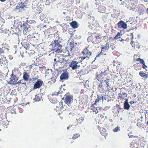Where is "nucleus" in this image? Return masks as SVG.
I'll use <instances>...</instances> for the list:
<instances>
[{"mask_svg": "<svg viewBox=\"0 0 148 148\" xmlns=\"http://www.w3.org/2000/svg\"><path fill=\"white\" fill-rule=\"evenodd\" d=\"M79 62L73 60L69 65L72 70H75V73L77 75H80L83 71L82 68L79 64Z\"/></svg>", "mask_w": 148, "mask_h": 148, "instance_id": "f257e3e1", "label": "nucleus"}, {"mask_svg": "<svg viewBox=\"0 0 148 148\" xmlns=\"http://www.w3.org/2000/svg\"><path fill=\"white\" fill-rule=\"evenodd\" d=\"M101 36L100 35L97 34L96 33L91 34L90 36L88 37L87 40L88 42H92L93 43L98 44L101 41Z\"/></svg>", "mask_w": 148, "mask_h": 148, "instance_id": "f03ea898", "label": "nucleus"}, {"mask_svg": "<svg viewBox=\"0 0 148 148\" xmlns=\"http://www.w3.org/2000/svg\"><path fill=\"white\" fill-rule=\"evenodd\" d=\"M19 71L18 69H14L11 75V77L10 78V80L8 82V83L9 84H12V85L16 84V82L18 80V78L16 75V73L19 72Z\"/></svg>", "mask_w": 148, "mask_h": 148, "instance_id": "7ed1b4c3", "label": "nucleus"}, {"mask_svg": "<svg viewBox=\"0 0 148 148\" xmlns=\"http://www.w3.org/2000/svg\"><path fill=\"white\" fill-rule=\"evenodd\" d=\"M88 47H85L81 52V53L82 55L81 57L82 60L88 59L92 55V52L89 50Z\"/></svg>", "mask_w": 148, "mask_h": 148, "instance_id": "20e7f679", "label": "nucleus"}, {"mask_svg": "<svg viewBox=\"0 0 148 148\" xmlns=\"http://www.w3.org/2000/svg\"><path fill=\"white\" fill-rule=\"evenodd\" d=\"M54 50L56 53H61L63 50L62 49V45L60 44V42L58 40H55L54 41Z\"/></svg>", "mask_w": 148, "mask_h": 148, "instance_id": "39448f33", "label": "nucleus"}, {"mask_svg": "<svg viewBox=\"0 0 148 148\" xmlns=\"http://www.w3.org/2000/svg\"><path fill=\"white\" fill-rule=\"evenodd\" d=\"M73 96L69 92L67 93L64 96V102L66 104H71L73 101Z\"/></svg>", "mask_w": 148, "mask_h": 148, "instance_id": "423d86ee", "label": "nucleus"}, {"mask_svg": "<svg viewBox=\"0 0 148 148\" xmlns=\"http://www.w3.org/2000/svg\"><path fill=\"white\" fill-rule=\"evenodd\" d=\"M130 22V21H127L125 23L122 21H121L117 23V25L119 27L123 28L124 29H125L127 27V24L129 23Z\"/></svg>", "mask_w": 148, "mask_h": 148, "instance_id": "0eeeda50", "label": "nucleus"}, {"mask_svg": "<svg viewBox=\"0 0 148 148\" xmlns=\"http://www.w3.org/2000/svg\"><path fill=\"white\" fill-rule=\"evenodd\" d=\"M138 140L133 141L131 143V148H140V145H139L140 142L139 139Z\"/></svg>", "mask_w": 148, "mask_h": 148, "instance_id": "6e6552de", "label": "nucleus"}, {"mask_svg": "<svg viewBox=\"0 0 148 148\" xmlns=\"http://www.w3.org/2000/svg\"><path fill=\"white\" fill-rule=\"evenodd\" d=\"M43 84V82L42 80L38 79L34 85L33 90H35L37 88H40L42 86Z\"/></svg>", "mask_w": 148, "mask_h": 148, "instance_id": "1a4fd4ad", "label": "nucleus"}, {"mask_svg": "<svg viewBox=\"0 0 148 148\" xmlns=\"http://www.w3.org/2000/svg\"><path fill=\"white\" fill-rule=\"evenodd\" d=\"M49 99L50 101L53 103H56L57 102V100L56 96L54 95H50L49 97Z\"/></svg>", "mask_w": 148, "mask_h": 148, "instance_id": "9d476101", "label": "nucleus"}, {"mask_svg": "<svg viewBox=\"0 0 148 148\" xmlns=\"http://www.w3.org/2000/svg\"><path fill=\"white\" fill-rule=\"evenodd\" d=\"M68 77V73L66 71H64L61 74L60 76V79L61 80L67 79Z\"/></svg>", "mask_w": 148, "mask_h": 148, "instance_id": "9b49d317", "label": "nucleus"}, {"mask_svg": "<svg viewBox=\"0 0 148 148\" xmlns=\"http://www.w3.org/2000/svg\"><path fill=\"white\" fill-rule=\"evenodd\" d=\"M22 46H23L24 48L26 50L29 49L30 46V45L28 42H25L24 40L22 41Z\"/></svg>", "mask_w": 148, "mask_h": 148, "instance_id": "f8f14e48", "label": "nucleus"}, {"mask_svg": "<svg viewBox=\"0 0 148 148\" xmlns=\"http://www.w3.org/2000/svg\"><path fill=\"white\" fill-rule=\"evenodd\" d=\"M92 110H93V112H95V114H97L98 113L100 112L101 111V108L100 107H97L95 108L94 106L93 107H91Z\"/></svg>", "mask_w": 148, "mask_h": 148, "instance_id": "ddd939ff", "label": "nucleus"}, {"mask_svg": "<svg viewBox=\"0 0 148 148\" xmlns=\"http://www.w3.org/2000/svg\"><path fill=\"white\" fill-rule=\"evenodd\" d=\"M29 77V73L26 71H24L23 73V78L25 81H27L28 80Z\"/></svg>", "mask_w": 148, "mask_h": 148, "instance_id": "4468645a", "label": "nucleus"}, {"mask_svg": "<svg viewBox=\"0 0 148 148\" xmlns=\"http://www.w3.org/2000/svg\"><path fill=\"white\" fill-rule=\"evenodd\" d=\"M27 23H24L23 25H20V26L22 29H23V33L24 34H26L27 30Z\"/></svg>", "mask_w": 148, "mask_h": 148, "instance_id": "2eb2a0df", "label": "nucleus"}, {"mask_svg": "<svg viewBox=\"0 0 148 148\" xmlns=\"http://www.w3.org/2000/svg\"><path fill=\"white\" fill-rule=\"evenodd\" d=\"M7 62L6 59L5 57L3 56L2 58L0 59V64L1 66L2 64H5Z\"/></svg>", "mask_w": 148, "mask_h": 148, "instance_id": "dca6fc26", "label": "nucleus"}, {"mask_svg": "<svg viewBox=\"0 0 148 148\" xmlns=\"http://www.w3.org/2000/svg\"><path fill=\"white\" fill-rule=\"evenodd\" d=\"M84 119V117L80 116L77 119V125L82 124Z\"/></svg>", "mask_w": 148, "mask_h": 148, "instance_id": "f3484780", "label": "nucleus"}, {"mask_svg": "<svg viewBox=\"0 0 148 148\" xmlns=\"http://www.w3.org/2000/svg\"><path fill=\"white\" fill-rule=\"evenodd\" d=\"M71 26L74 29L77 27V23L76 21H73L70 23Z\"/></svg>", "mask_w": 148, "mask_h": 148, "instance_id": "a211bd4d", "label": "nucleus"}, {"mask_svg": "<svg viewBox=\"0 0 148 148\" xmlns=\"http://www.w3.org/2000/svg\"><path fill=\"white\" fill-rule=\"evenodd\" d=\"M42 9L40 7H37L35 10V14L36 15L39 14L42 12Z\"/></svg>", "mask_w": 148, "mask_h": 148, "instance_id": "6ab92c4d", "label": "nucleus"}, {"mask_svg": "<svg viewBox=\"0 0 148 148\" xmlns=\"http://www.w3.org/2000/svg\"><path fill=\"white\" fill-rule=\"evenodd\" d=\"M8 49L5 48V47H3L2 48H0V55L2 53H4L6 51H8Z\"/></svg>", "mask_w": 148, "mask_h": 148, "instance_id": "aec40b11", "label": "nucleus"}, {"mask_svg": "<svg viewBox=\"0 0 148 148\" xmlns=\"http://www.w3.org/2000/svg\"><path fill=\"white\" fill-rule=\"evenodd\" d=\"M42 98V97L41 95L40 94H38L36 95L34 98V100L36 101H39L41 100Z\"/></svg>", "mask_w": 148, "mask_h": 148, "instance_id": "412c9836", "label": "nucleus"}, {"mask_svg": "<svg viewBox=\"0 0 148 148\" xmlns=\"http://www.w3.org/2000/svg\"><path fill=\"white\" fill-rule=\"evenodd\" d=\"M60 106H61L60 108L61 109L63 110V111H65L66 110V107L65 106V105H63V103L62 102H60Z\"/></svg>", "mask_w": 148, "mask_h": 148, "instance_id": "4be33fe9", "label": "nucleus"}, {"mask_svg": "<svg viewBox=\"0 0 148 148\" xmlns=\"http://www.w3.org/2000/svg\"><path fill=\"white\" fill-rule=\"evenodd\" d=\"M139 75L142 77H145V78H147L148 77V75L147 74L144 73L143 71H140L139 73Z\"/></svg>", "mask_w": 148, "mask_h": 148, "instance_id": "5701e85b", "label": "nucleus"}, {"mask_svg": "<svg viewBox=\"0 0 148 148\" xmlns=\"http://www.w3.org/2000/svg\"><path fill=\"white\" fill-rule=\"evenodd\" d=\"M25 6L24 3H20L17 5L16 6V9H19L20 8H23Z\"/></svg>", "mask_w": 148, "mask_h": 148, "instance_id": "b1692460", "label": "nucleus"}, {"mask_svg": "<svg viewBox=\"0 0 148 148\" xmlns=\"http://www.w3.org/2000/svg\"><path fill=\"white\" fill-rule=\"evenodd\" d=\"M122 35L120 33L118 32L117 35H116L114 38V39L115 40L119 39H120L121 36Z\"/></svg>", "mask_w": 148, "mask_h": 148, "instance_id": "393cba45", "label": "nucleus"}, {"mask_svg": "<svg viewBox=\"0 0 148 148\" xmlns=\"http://www.w3.org/2000/svg\"><path fill=\"white\" fill-rule=\"evenodd\" d=\"M109 44L108 43H106L103 47H102V51L103 50H106L108 49L109 47Z\"/></svg>", "mask_w": 148, "mask_h": 148, "instance_id": "a878e982", "label": "nucleus"}, {"mask_svg": "<svg viewBox=\"0 0 148 148\" xmlns=\"http://www.w3.org/2000/svg\"><path fill=\"white\" fill-rule=\"evenodd\" d=\"M109 79H107L106 80H104V81L103 82V83L107 85V87L108 88L109 86Z\"/></svg>", "mask_w": 148, "mask_h": 148, "instance_id": "bb28decb", "label": "nucleus"}, {"mask_svg": "<svg viewBox=\"0 0 148 148\" xmlns=\"http://www.w3.org/2000/svg\"><path fill=\"white\" fill-rule=\"evenodd\" d=\"M130 108V105L129 103H124V109L128 110Z\"/></svg>", "mask_w": 148, "mask_h": 148, "instance_id": "cd10ccee", "label": "nucleus"}, {"mask_svg": "<svg viewBox=\"0 0 148 148\" xmlns=\"http://www.w3.org/2000/svg\"><path fill=\"white\" fill-rule=\"evenodd\" d=\"M80 136V134H74L72 139H75Z\"/></svg>", "mask_w": 148, "mask_h": 148, "instance_id": "c85d7f7f", "label": "nucleus"}, {"mask_svg": "<svg viewBox=\"0 0 148 148\" xmlns=\"http://www.w3.org/2000/svg\"><path fill=\"white\" fill-rule=\"evenodd\" d=\"M137 60L138 61H139L140 63L142 64H145V62L144 60L143 59H141L140 58H137Z\"/></svg>", "mask_w": 148, "mask_h": 148, "instance_id": "c756f323", "label": "nucleus"}, {"mask_svg": "<svg viewBox=\"0 0 148 148\" xmlns=\"http://www.w3.org/2000/svg\"><path fill=\"white\" fill-rule=\"evenodd\" d=\"M51 81L49 82H51V84L54 83L56 81V79L55 77H53L51 78Z\"/></svg>", "mask_w": 148, "mask_h": 148, "instance_id": "7c9ffc66", "label": "nucleus"}, {"mask_svg": "<svg viewBox=\"0 0 148 148\" xmlns=\"http://www.w3.org/2000/svg\"><path fill=\"white\" fill-rule=\"evenodd\" d=\"M102 73V72L101 73V74L99 75H98L97 76V79L100 82H101V74Z\"/></svg>", "mask_w": 148, "mask_h": 148, "instance_id": "2f4dec72", "label": "nucleus"}, {"mask_svg": "<svg viewBox=\"0 0 148 148\" xmlns=\"http://www.w3.org/2000/svg\"><path fill=\"white\" fill-rule=\"evenodd\" d=\"M15 110L16 109L14 108V107L12 108V109L11 110V113L16 114V112Z\"/></svg>", "mask_w": 148, "mask_h": 148, "instance_id": "473e14b6", "label": "nucleus"}, {"mask_svg": "<svg viewBox=\"0 0 148 148\" xmlns=\"http://www.w3.org/2000/svg\"><path fill=\"white\" fill-rule=\"evenodd\" d=\"M100 100V99H99V98H98L97 99H96L95 101V103L92 105L91 107H93V106H94V105L96 104L97 102H99Z\"/></svg>", "mask_w": 148, "mask_h": 148, "instance_id": "72a5a7b5", "label": "nucleus"}, {"mask_svg": "<svg viewBox=\"0 0 148 148\" xmlns=\"http://www.w3.org/2000/svg\"><path fill=\"white\" fill-rule=\"evenodd\" d=\"M120 130L119 128V127L118 126H117L114 129V131L115 132H118Z\"/></svg>", "mask_w": 148, "mask_h": 148, "instance_id": "f704fd0d", "label": "nucleus"}, {"mask_svg": "<svg viewBox=\"0 0 148 148\" xmlns=\"http://www.w3.org/2000/svg\"><path fill=\"white\" fill-rule=\"evenodd\" d=\"M35 53L34 50L31 49L29 51V53L30 55H32Z\"/></svg>", "mask_w": 148, "mask_h": 148, "instance_id": "c9c22d12", "label": "nucleus"}, {"mask_svg": "<svg viewBox=\"0 0 148 148\" xmlns=\"http://www.w3.org/2000/svg\"><path fill=\"white\" fill-rule=\"evenodd\" d=\"M90 27L92 29L95 30L96 29V27L94 26L93 24H92L91 25V24L90 25Z\"/></svg>", "mask_w": 148, "mask_h": 148, "instance_id": "e433bc0d", "label": "nucleus"}, {"mask_svg": "<svg viewBox=\"0 0 148 148\" xmlns=\"http://www.w3.org/2000/svg\"><path fill=\"white\" fill-rule=\"evenodd\" d=\"M7 100V99H6V98H5V97H3L2 98L1 101L3 102L6 103Z\"/></svg>", "mask_w": 148, "mask_h": 148, "instance_id": "4c0bfd02", "label": "nucleus"}, {"mask_svg": "<svg viewBox=\"0 0 148 148\" xmlns=\"http://www.w3.org/2000/svg\"><path fill=\"white\" fill-rule=\"evenodd\" d=\"M33 38V36L31 35H29L27 36V40H29L31 39V38Z\"/></svg>", "mask_w": 148, "mask_h": 148, "instance_id": "58836bf2", "label": "nucleus"}, {"mask_svg": "<svg viewBox=\"0 0 148 148\" xmlns=\"http://www.w3.org/2000/svg\"><path fill=\"white\" fill-rule=\"evenodd\" d=\"M70 45L71 49H72L74 47V45L73 42H71L70 43Z\"/></svg>", "mask_w": 148, "mask_h": 148, "instance_id": "ea45409f", "label": "nucleus"}, {"mask_svg": "<svg viewBox=\"0 0 148 148\" xmlns=\"http://www.w3.org/2000/svg\"><path fill=\"white\" fill-rule=\"evenodd\" d=\"M122 94L123 96H124V97H123V99H124V98L125 97H127V93H125L124 92H123Z\"/></svg>", "mask_w": 148, "mask_h": 148, "instance_id": "a19ab883", "label": "nucleus"}, {"mask_svg": "<svg viewBox=\"0 0 148 148\" xmlns=\"http://www.w3.org/2000/svg\"><path fill=\"white\" fill-rule=\"evenodd\" d=\"M50 2L49 0H47L45 4L46 5H49L50 4Z\"/></svg>", "mask_w": 148, "mask_h": 148, "instance_id": "79ce46f5", "label": "nucleus"}, {"mask_svg": "<svg viewBox=\"0 0 148 148\" xmlns=\"http://www.w3.org/2000/svg\"><path fill=\"white\" fill-rule=\"evenodd\" d=\"M18 109L19 111L21 113L23 112V109L21 108H18Z\"/></svg>", "mask_w": 148, "mask_h": 148, "instance_id": "37998d69", "label": "nucleus"}, {"mask_svg": "<svg viewBox=\"0 0 148 148\" xmlns=\"http://www.w3.org/2000/svg\"><path fill=\"white\" fill-rule=\"evenodd\" d=\"M98 124H100V125H99L98 126V128L99 129V130H100L101 128V122H98Z\"/></svg>", "mask_w": 148, "mask_h": 148, "instance_id": "c03bdc74", "label": "nucleus"}, {"mask_svg": "<svg viewBox=\"0 0 148 148\" xmlns=\"http://www.w3.org/2000/svg\"><path fill=\"white\" fill-rule=\"evenodd\" d=\"M102 13H104L105 12V9H106V8L105 7L102 6Z\"/></svg>", "mask_w": 148, "mask_h": 148, "instance_id": "a18cd8bd", "label": "nucleus"}, {"mask_svg": "<svg viewBox=\"0 0 148 148\" xmlns=\"http://www.w3.org/2000/svg\"><path fill=\"white\" fill-rule=\"evenodd\" d=\"M107 73V70H105L104 72H102V74L103 75H106V74Z\"/></svg>", "mask_w": 148, "mask_h": 148, "instance_id": "49530a36", "label": "nucleus"}, {"mask_svg": "<svg viewBox=\"0 0 148 148\" xmlns=\"http://www.w3.org/2000/svg\"><path fill=\"white\" fill-rule=\"evenodd\" d=\"M118 95L120 98H122V99H123V98L124 97V96H123V95L121 93H119Z\"/></svg>", "mask_w": 148, "mask_h": 148, "instance_id": "de8ad7c7", "label": "nucleus"}, {"mask_svg": "<svg viewBox=\"0 0 148 148\" xmlns=\"http://www.w3.org/2000/svg\"><path fill=\"white\" fill-rule=\"evenodd\" d=\"M23 81V80H21L19 81L18 82H16V83H17V84H23V83L22 82V81Z\"/></svg>", "mask_w": 148, "mask_h": 148, "instance_id": "09e8293b", "label": "nucleus"}, {"mask_svg": "<svg viewBox=\"0 0 148 148\" xmlns=\"http://www.w3.org/2000/svg\"><path fill=\"white\" fill-rule=\"evenodd\" d=\"M143 64V66H142V67H143V68L144 69H146V68H147V66H146V65H145V64Z\"/></svg>", "mask_w": 148, "mask_h": 148, "instance_id": "8fccbe9b", "label": "nucleus"}, {"mask_svg": "<svg viewBox=\"0 0 148 148\" xmlns=\"http://www.w3.org/2000/svg\"><path fill=\"white\" fill-rule=\"evenodd\" d=\"M101 53H102V50H101V51L100 53H99L98 54V55L97 56H96V58H97V57H99V56L101 55Z\"/></svg>", "mask_w": 148, "mask_h": 148, "instance_id": "3c124183", "label": "nucleus"}, {"mask_svg": "<svg viewBox=\"0 0 148 148\" xmlns=\"http://www.w3.org/2000/svg\"><path fill=\"white\" fill-rule=\"evenodd\" d=\"M124 103H129L128 99H126Z\"/></svg>", "mask_w": 148, "mask_h": 148, "instance_id": "603ef678", "label": "nucleus"}, {"mask_svg": "<svg viewBox=\"0 0 148 148\" xmlns=\"http://www.w3.org/2000/svg\"><path fill=\"white\" fill-rule=\"evenodd\" d=\"M109 107H106L104 109H103V110H106L109 109Z\"/></svg>", "mask_w": 148, "mask_h": 148, "instance_id": "864d4df0", "label": "nucleus"}, {"mask_svg": "<svg viewBox=\"0 0 148 148\" xmlns=\"http://www.w3.org/2000/svg\"><path fill=\"white\" fill-rule=\"evenodd\" d=\"M37 79V78L36 77H35L33 78L32 79V81H33L36 80V79Z\"/></svg>", "mask_w": 148, "mask_h": 148, "instance_id": "5fc2aeb1", "label": "nucleus"}, {"mask_svg": "<svg viewBox=\"0 0 148 148\" xmlns=\"http://www.w3.org/2000/svg\"><path fill=\"white\" fill-rule=\"evenodd\" d=\"M101 7H99L98 8V10L100 12H101Z\"/></svg>", "mask_w": 148, "mask_h": 148, "instance_id": "6e6d98bb", "label": "nucleus"}, {"mask_svg": "<svg viewBox=\"0 0 148 148\" xmlns=\"http://www.w3.org/2000/svg\"><path fill=\"white\" fill-rule=\"evenodd\" d=\"M5 121H3V125L5 127V126H7V125L6 124L5 125V124H4V123H5Z\"/></svg>", "mask_w": 148, "mask_h": 148, "instance_id": "4d7b16f0", "label": "nucleus"}, {"mask_svg": "<svg viewBox=\"0 0 148 148\" xmlns=\"http://www.w3.org/2000/svg\"><path fill=\"white\" fill-rule=\"evenodd\" d=\"M32 65H33V64H31V65H30L29 66V68L31 69H32Z\"/></svg>", "mask_w": 148, "mask_h": 148, "instance_id": "13d9d810", "label": "nucleus"}, {"mask_svg": "<svg viewBox=\"0 0 148 148\" xmlns=\"http://www.w3.org/2000/svg\"><path fill=\"white\" fill-rule=\"evenodd\" d=\"M119 40L121 41H123L125 40L123 39L122 38H121H121H120V39H119Z\"/></svg>", "mask_w": 148, "mask_h": 148, "instance_id": "bf43d9fd", "label": "nucleus"}, {"mask_svg": "<svg viewBox=\"0 0 148 148\" xmlns=\"http://www.w3.org/2000/svg\"><path fill=\"white\" fill-rule=\"evenodd\" d=\"M134 103V101H131L130 102V104H133V103Z\"/></svg>", "mask_w": 148, "mask_h": 148, "instance_id": "052dcab7", "label": "nucleus"}, {"mask_svg": "<svg viewBox=\"0 0 148 148\" xmlns=\"http://www.w3.org/2000/svg\"><path fill=\"white\" fill-rule=\"evenodd\" d=\"M124 3H125V2L124 1H123V2H121V5H124Z\"/></svg>", "mask_w": 148, "mask_h": 148, "instance_id": "680f3d73", "label": "nucleus"}, {"mask_svg": "<svg viewBox=\"0 0 148 148\" xmlns=\"http://www.w3.org/2000/svg\"><path fill=\"white\" fill-rule=\"evenodd\" d=\"M134 41H132L131 42V44L132 45V46L133 47V45H132L133 44V43H134Z\"/></svg>", "mask_w": 148, "mask_h": 148, "instance_id": "e2e57ef3", "label": "nucleus"}, {"mask_svg": "<svg viewBox=\"0 0 148 148\" xmlns=\"http://www.w3.org/2000/svg\"><path fill=\"white\" fill-rule=\"evenodd\" d=\"M103 99L106 100V98L105 97H103L102 96V100H103Z\"/></svg>", "mask_w": 148, "mask_h": 148, "instance_id": "0e129e2a", "label": "nucleus"}, {"mask_svg": "<svg viewBox=\"0 0 148 148\" xmlns=\"http://www.w3.org/2000/svg\"><path fill=\"white\" fill-rule=\"evenodd\" d=\"M76 1H77L78 3H79L80 2V0H76Z\"/></svg>", "mask_w": 148, "mask_h": 148, "instance_id": "69168bd1", "label": "nucleus"}, {"mask_svg": "<svg viewBox=\"0 0 148 148\" xmlns=\"http://www.w3.org/2000/svg\"><path fill=\"white\" fill-rule=\"evenodd\" d=\"M0 1L2 2H4L6 0H0Z\"/></svg>", "mask_w": 148, "mask_h": 148, "instance_id": "338daca9", "label": "nucleus"}, {"mask_svg": "<svg viewBox=\"0 0 148 148\" xmlns=\"http://www.w3.org/2000/svg\"><path fill=\"white\" fill-rule=\"evenodd\" d=\"M133 135H130V136H129V138H131L133 137Z\"/></svg>", "mask_w": 148, "mask_h": 148, "instance_id": "774afa93", "label": "nucleus"}]
</instances>
